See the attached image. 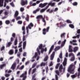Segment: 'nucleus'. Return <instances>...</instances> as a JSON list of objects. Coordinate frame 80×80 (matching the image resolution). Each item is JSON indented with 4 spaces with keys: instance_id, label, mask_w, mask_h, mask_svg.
<instances>
[{
    "instance_id": "13",
    "label": "nucleus",
    "mask_w": 80,
    "mask_h": 80,
    "mask_svg": "<svg viewBox=\"0 0 80 80\" xmlns=\"http://www.w3.org/2000/svg\"><path fill=\"white\" fill-rule=\"evenodd\" d=\"M43 47H44V46H43V44H41L38 46V48H38L39 50H40V49L43 48Z\"/></svg>"
},
{
    "instance_id": "31",
    "label": "nucleus",
    "mask_w": 80,
    "mask_h": 80,
    "mask_svg": "<svg viewBox=\"0 0 80 80\" xmlns=\"http://www.w3.org/2000/svg\"><path fill=\"white\" fill-rule=\"evenodd\" d=\"M36 70H37V69L36 68H35L33 69L32 70V74H33V73H35V72H36Z\"/></svg>"
},
{
    "instance_id": "2",
    "label": "nucleus",
    "mask_w": 80,
    "mask_h": 80,
    "mask_svg": "<svg viewBox=\"0 0 80 80\" xmlns=\"http://www.w3.org/2000/svg\"><path fill=\"white\" fill-rule=\"evenodd\" d=\"M50 29V27H47L46 28H44L42 30V33L43 35H46L47 32H48L49 29Z\"/></svg>"
},
{
    "instance_id": "5",
    "label": "nucleus",
    "mask_w": 80,
    "mask_h": 80,
    "mask_svg": "<svg viewBox=\"0 0 80 80\" xmlns=\"http://www.w3.org/2000/svg\"><path fill=\"white\" fill-rule=\"evenodd\" d=\"M47 5V3H45L43 4L41 3L39 4V7H41V8H43V7H45Z\"/></svg>"
},
{
    "instance_id": "19",
    "label": "nucleus",
    "mask_w": 80,
    "mask_h": 80,
    "mask_svg": "<svg viewBox=\"0 0 80 80\" xmlns=\"http://www.w3.org/2000/svg\"><path fill=\"white\" fill-rule=\"evenodd\" d=\"M12 44V42H9L8 43V44H7L6 47H10V46Z\"/></svg>"
},
{
    "instance_id": "63",
    "label": "nucleus",
    "mask_w": 80,
    "mask_h": 80,
    "mask_svg": "<svg viewBox=\"0 0 80 80\" xmlns=\"http://www.w3.org/2000/svg\"><path fill=\"white\" fill-rule=\"evenodd\" d=\"M55 78L56 80H58V76H57L56 74L55 75Z\"/></svg>"
},
{
    "instance_id": "38",
    "label": "nucleus",
    "mask_w": 80,
    "mask_h": 80,
    "mask_svg": "<svg viewBox=\"0 0 80 80\" xmlns=\"http://www.w3.org/2000/svg\"><path fill=\"white\" fill-rule=\"evenodd\" d=\"M69 26L71 28H74V26H73V25L72 24H70L69 25Z\"/></svg>"
},
{
    "instance_id": "62",
    "label": "nucleus",
    "mask_w": 80,
    "mask_h": 80,
    "mask_svg": "<svg viewBox=\"0 0 80 80\" xmlns=\"http://www.w3.org/2000/svg\"><path fill=\"white\" fill-rule=\"evenodd\" d=\"M13 40V37H11L10 39V42H12Z\"/></svg>"
},
{
    "instance_id": "55",
    "label": "nucleus",
    "mask_w": 80,
    "mask_h": 80,
    "mask_svg": "<svg viewBox=\"0 0 80 80\" xmlns=\"http://www.w3.org/2000/svg\"><path fill=\"white\" fill-rule=\"evenodd\" d=\"M46 73H47L48 71V66H47L46 68Z\"/></svg>"
},
{
    "instance_id": "21",
    "label": "nucleus",
    "mask_w": 80,
    "mask_h": 80,
    "mask_svg": "<svg viewBox=\"0 0 80 80\" xmlns=\"http://www.w3.org/2000/svg\"><path fill=\"white\" fill-rule=\"evenodd\" d=\"M40 8H38L36 9L35 11H33V13H36L37 12L40 11Z\"/></svg>"
},
{
    "instance_id": "51",
    "label": "nucleus",
    "mask_w": 80,
    "mask_h": 80,
    "mask_svg": "<svg viewBox=\"0 0 80 80\" xmlns=\"http://www.w3.org/2000/svg\"><path fill=\"white\" fill-rule=\"evenodd\" d=\"M10 5L13 7H15V5H14V4H13V2L10 3Z\"/></svg>"
},
{
    "instance_id": "27",
    "label": "nucleus",
    "mask_w": 80,
    "mask_h": 80,
    "mask_svg": "<svg viewBox=\"0 0 80 80\" xmlns=\"http://www.w3.org/2000/svg\"><path fill=\"white\" fill-rule=\"evenodd\" d=\"M47 64L45 62H42L40 64L41 67H42V66H45Z\"/></svg>"
},
{
    "instance_id": "45",
    "label": "nucleus",
    "mask_w": 80,
    "mask_h": 80,
    "mask_svg": "<svg viewBox=\"0 0 80 80\" xmlns=\"http://www.w3.org/2000/svg\"><path fill=\"white\" fill-rule=\"evenodd\" d=\"M26 30H27V34L28 33V32H29V30H28V27H26Z\"/></svg>"
},
{
    "instance_id": "36",
    "label": "nucleus",
    "mask_w": 80,
    "mask_h": 80,
    "mask_svg": "<svg viewBox=\"0 0 80 80\" xmlns=\"http://www.w3.org/2000/svg\"><path fill=\"white\" fill-rule=\"evenodd\" d=\"M65 33H63L61 34V38H64L65 37Z\"/></svg>"
},
{
    "instance_id": "57",
    "label": "nucleus",
    "mask_w": 80,
    "mask_h": 80,
    "mask_svg": "<svg viewBox=\"0 0 80 80\" xmlns=\"http://www.w3.org/2000/svg\"><path fill=\"white\" fill-rule=\"evenodd\" d=\"M63 66H66V65H67V62H63Z\"/></svg>"
},
{
    "instance_id": "32",
    "label": "nucleus",
    "mask_w": 80,
    "mask_h": 80,
    "mask_svg": "<svg viewBox=\"0 0 80 80\" xmlns=\"http://www.w3.org/2000/svg\"><path fill=\"white\" fill-rule=\"evenodd\" d=\"M60 48L59 47H56V48H55V51H57V50H59Z\"/></svg>"
},
{
    "instance_id": "7",
    "label": "nucleus",
    "mask_w": 80,
    "mask_h": 80,
    "mask_svg": "<svg viewBox=\"0 0 80 80\" xmlns=\"http://www.w3.org/2000/svg\"><path fill=\"white\" fill-rule=\"evenodd\" d=\"M40 50H41V53H43L44 51L46 52L47 51V48H45V49L42 48V49H41Z\"/></svg>"
},
{
    "instance_id": "44",
    "label": "nucleus",
    "mask_w": 80,
    "mask_h": 80,
    "mask_svg": "<svg viewBox=\"0 0 80 80\" xmlns=\"http://www.w3.org/2000/svg\"><path fill=\"white\" fill-rule=\"evenodd\" d=\"M24 10H25V9L23 8H21L20 9L21 12H23L24 11Z\"/></svg>"
},
{
    "instance_id": "14",
    "label": "nucleus",
    "mask_w": 80,
    "mask_h": 80,
    "mask_svg": "<svg viewBox=\"0 0 80 80\" xmlns=\"http://www.w3.org/2000/svg\"><path fill=\"white\" fill-rule=\"evenodd\" d=\"M27 71H25V73L21 75L20 76V77H25V76H27Z\"/></svg>"
},
{
    "instance_id": "60",
    "label": "nucleus",
    "mask_w": 80,
    "mask_h": 80,
    "mask_svg": "<svg viewBox=\"0 0 80 80\" xmlns=\"http://www.w3.org/2000/svg\"><path fill=\"white\" fill-rule=\"evenodd\" d=\"M70 74H69L68 73H67V78H68L69 77H70Z\"/></svg>"
},
{
    "instance_id": "49",
    "label": "nucleus",
    "mask_w": 80,
    "mask_h": 80,
    "mask_svg": "<svg viewBox=\"0 0 80 80\" xmlns=\"http://www.w3.org/2000/svg\"><path fill=\"white\" fill-rule=\"evenodd\" d=\"M36 64L35 63H34L32 65V68H35V66H36Z\"/></svg>"
},
{
    "instance_id": "24",
    "label": "nucleus",
    "mask_w": 80,
    "mask_h": 80,
    "mask_svg": "<svg viewBox=\"0 0 80 80\" xmlns=\"http://www.w3.org/2000/svg\"><path fill=\"white\" fill-rule=\"evenodd\" d=\"M78 50V47H75L73 48V52H77Z\"/></svg>"
},
{
    "instance_id": "9",
    "label": "nucleus",
    "mask_w": 80,
    "mask_h": 80,
    "mask_svg": "<svg viewBox=\"0 0 80 80\" xmlns=\"http://www.w3.org/2000/svg\"><path fill=\"white\" fill-rule=\"evenodd\" d=\"M53 48H54V45H52L51 47V48H50V49L49 50L48 53L49 55H50V53L52 52Z\"/></svg>"
},
{
    "instance_id": "11",
    "label": "nucleus",
    "mask_w": 80,
    "mask_h": 80,
    "mask_svg": "<svg viewBox=\"0 0 80 80\" xmlns=\"http://www.w3.org/2000/svg\"><path fill=\"white\" fill-rule=\"evenodd\" d=\"M33 27V24L32 23H30L29 25H28V27L29 29H31L32 28V27Z\"/></svg>"
},
{
    "instance_id": "47",
    "label": "nucleus",
    "mask_w": 80,
    "mask_h": 80,
    "mask_svg": "<svg viewBox=\"0 0 80 80\" xmlns=\"http://www.w3.org/2000/svg\"><path fill=\"white\" fill-rule=\"evenodd\" d=\"M22 30L23 31H25V26H23L22 27Z\"/></svg>"
},
{
    "instance_id": "29",
    "label": "nucleus",
    "mask_w": 80,
    "mask_h": 80,
    "mask_svg": "<svg viewBox=\"0 0 80 80\" xmlns=\"http://www.w3.org/2000/svg\"><path fill=\"white\" fill-rule=\"evenodd\" d=\"M9 14V12L8 11H6L4 12V14L5 16H6V15H8Z\"/></svg>"
},
{
    "instance_id": "58",
    "label": "nucleus",
    "mask_w": 80,
    "mask_h": 80,
    "mask_svg": "<svg viewBox=\"0 0 80 80\" xmlns=\"http://www.w3.org/2000/svg\"><path fill=\"white\" fill-rule=\"evenodd\" d=\"M16 62H17V63H19L20 60H19V59H17L16 60Z\"/></svg>"
},
{
    "instance_id": "56",
    "label": "nucleus",
    "mask_w": 80,
    "mask_h": 80,
    "mask_svg": "<svg viewBox=\"0 0 80 80\" xmlns=\"http://www.w3.org/2000/svg\"><path fill=\"white\" fill-rule=\"evenodd\" d=\"M12 36L14 38H15V36H16V34H15V33H13L12 35Z\"/></svg>"
},
{
    "instance_id": "40",
    "label": "nucleus",
    "mask_w": 80,
    "mask_h": 80,
    "mask_svg": "<svg viewBox=\"0 0 80 80\" xmlns=\"http://www.w3.org/2000/svg\"><path fill=\"white\" fill-rule=\"evenodd\" d=\"M72 5L74 6H76L78 5V3L77 2H75L72 3Z\"/></svg>"
},
{
    "instance_id": "15",
    "label": "nucleus",
    "mask_w": 80,
    "mask_h": 80,
    "mask_svg": "<svg viewBox=\"0 0 80 80\" xmlns=\"http://www.w3.org/2000/svg\"><path fill=\"white\" fill-rule=\"evenodd\" d=\"M78 78H80V67L78 68Z\"/></svg>"
},
{
    "instance_id": "59",
    "label": "nucleus",
    "mask_w": 80,
    "mask_h": 80,
    "mask_svg": "<svg viewBox=\"0 0 80 80\" xmlns=\"http://www.w3.org/2000/svg\"><path fill=\"white\" fill-rule=\"evenodd\" d=\"M9 76H10V74H6L5 75V76L6 77H9Z\"/></svg>"
},
{
    "instance_id": "4",
    "label": "nucleus",
    "mask_w": 80,
    "mask_h": 80,
    "mask_svg": "<svg viewBox=\"0 0 80 80\" xmlns=\"http://www.w3.org/2000/svg\"><path fill=\"white\" fill-rule=\"evenodd\" d=\"M28 2L27 1H24L23 0H21V4L22 6H24L25 4H27Z\"/></svg>"
},
{
    "instance_id": "3",
    "label": "nucleus",
    "mask_w": 80,
    "mask_h": 80,
    "mask_svg": "<svg viewBox=\"0 0 80 80\" xmlns=\"http://www.w3.org/2000/svg\"><path fill=\"white\" fill-rule=\"evenodd\" d=\"M62 70H63V66L62 65H61L59 68V71L60 73L62 72V74H63L65 71V68H63V71H62Z\"/></svg>"
},
{
    "instance_id": "54",
    "label": "nucleus",
    "mask_w": 80,
    "mask_h": 80,
    "mask_svg": "<svg viewBox=\"0 0 80 80\" xmlns=\"http://www.w3.org/2000/svg\"><path fill=\"white\" fill-rule=\"evenodd\" d=\"M37 51L39 55H40V50H39V48L37 49Z\"/></svg>"
},
{
    "instance_id": "17",
    "label": "nucleus",
    "mask_w": 80,
    "mask_h": 80,
    "mask_svg": "<svg viewBox=\"0 0 80 80\" xmlns=\"http://www.w3.org/2000/svg\"><path fill=\"white\" fill-rule=\"evenodd\" d=\"M55 2H50L48 3V5H51V7H53L55 6Z\"/></svg>"
},
{
    "instance_id": "42",
    "label": "nucleus",
    "mask_w": 80,
    "mask_h": 80,
    "mask_svg": "<svg viewBox=\"0 0 80 80\" xmlns=\"http://www.w3.org/2000/svg\"><path fill=\"white\" fill-rule=\"evenodd\" d=\"M45 10H45V9L44 8L42 9L41 10L40 12L41 13H43V12H45Z\"/></svg>"
},
{
    "instance_id": "22",
    "label": "nucleus",
    "mask_w": 80,
    "mask_h": 80,
    "mask_svg": "<svg viewBox=\"0 0 80 80\" xmlns=\"http://www.w3.org/2000/svg\"><path fill=\"white\" fill-rule=\"evenodd\" d=\"M17 43H18V39H17V38H16L14 41V45H17Z\"/></svg>"
},
{
    "instance_id": "53",
    "label": "nucleus",
    "mask_w": 80,
    "mask_h": 80,
    "mask_svg": "<svg viewBox=\"0 0 80 80\" xmlns=\"http://www.w3.org/2000/svg\"><path fill=\"white\" fill-rule=\"evenodd\" d=\"M5 49V47L4 46H2L1 48V51H3V50Z\"/></svg>"
},
{
    "instance_id": "50",
    "label": "nucleus",
    "mask_w": 80,
    "mask_h": 80,
    "mask_svg": "<svg viewBox=\"0 0 80 80\" xmlns=\"http://www.w3.org/2000/svg\"><path fill=\"white\" fill-rule=\"evenodd\" d=\"M59 57L60 58H62V52H61L59 56Z\"/></svg>"
},
{
    "instance_id": "64",
    "label": "nucleus",
    "mask_w": 80,
    "mask_h": 80,
    "mask_svg": "<svg viewBox=\"0 0 80 80\" xmlns=\"http://www.w3.org/2000/svg\"><path fill=\"white\" fill-rule=\"evenodd\" d=\"M23 78H22V80H25V79L27 78V76H25L23 77Z\"/></svg>"
},
{
    "instance_id": "18",
    "label": "nucleus",
    "mask_w": 80,
    "mask_h": 80,
    "mask_svg": "<svg viewBox=\"0 0 80 80\" xmlns=\"http://www.w3.org/2000/svg\"><path fill=\"white\" fill-rule=\"evenodd\" d=\"M77 73H76L75 74L72 75L71 76V77L72 78H74L76 77H77Z\"/></svg>"
},
{
    "instance_id": "35",
    "label": "nucleus",
    "mask_w": 80,
    "mask_h": 80,
    "mask_svg": "<svg viewBox=\"0 0 80 80\" xmlns=\"http://www.w3.org/2000/svg\"><path fill=\"white\" fill-rule=\"evenodd\" d=\"M62 25V23H61V22L60 23H57L56 25L58 27H60V25Z\"/></svg>"
},
{
    "instance_id": "25",
    "label": "nucleus",
    "mask_w": 80,
    "mask_h": 80,
    "mask_svg": "<svg viewBox=\"0 0 80 80\" xmlns=\"http://www.w3.org/2000/svg\"><path fill=\"white\" fill-rule=\"evenodd\" d=\"M5 23L6 25H9L10 23V21L9 20H7L5 21Z\"/></svg>"
},
{
    "instance_id": "8",
    "label": "nucleus",
    "mask_w": 80,
    "mask_h": 80,
    "mask_svg": "<svg viewBox=\"0 0 80 80\" xmlns=\"http://www.w3.org/2000/svg\"><path fill=\"white\" fill-rule=\"evenodd\" d=\"M55 52H53L51 55L50 58L51 60H53L54 56L55 55Z\"/></svg>"
},
{
    "instance_id": "33",
    "label": "nucleus",
    "mask_w": 80,
    "mask_h": 80,
    "mask_svg": "<svg viewBox=\"0 0 80 80\" xmlns=\"http://www.w3.org/2000/svg\"><path fill=\"white\" fill-rule=\"evenodd\" d=\"M26 37H27V36L25 35H23V38H22V41L23 42H24V41H25V40H26V39H25Z\"/></svg>"
},
{
    "instance_id": "30",
    "label": "nucleus",
    "mask_w": 80,
    "mask_h": 80,
    "mask_svg": "<svg viewBox=\"0 0 80 80\" xmlns=\"http://www.w3.org/2000/svg\"><path fill=\"white\" fill-rule=\"evenodd\" d=\"M37 56H38V54H37V53L36 52L35 55L32 58V59H33L34 58H36Z\"/></svg>"
},
{
    "instance_id": "39",
    "label": "nucleus",
    "mask_w": 80,
    "mask_h": 80,
    "mask_svg": "<svg viewBox=\"0 0 80 80\" xmlns=\"http://www.w3.org/2000/svg\"><path fill=\"white\" fill-rule=\"evenodd\" d=\"M66 22L68 23H72V21L69 20H66Z\"/></svg>"
},
{
    "instance_id": "61",
    "label": "nucleus",
    "mask_w": 80,
    "mask_h": 80,
    "mask_svg": "<svg viewBox=\"0 0 80 80\" xmlns=\"http://www.w3.org/2000/svg\"><path fill=\"white\" fill-rule=\"evenodd\" d=\"M21 19V17H18L16 18V20H20Z\"/></svg>"
},
{
    "instance_id": "37",
    "label": "nucleus",
    "mask_w": 80,
    "mask_h": 80,
    "mask_svg": "<svg viewBox=\"0 0 80 80\" xmlns=\"http://www.w3.org/2000/svg\"><path fill=\"white\" fill-rule=\"evenodd\" d=\"M48 56H47L44 59V61L45 62L47 61V60H48Z\"/></svg>"
},
{
    "instance_id": "16",
    "label": "nucleus",
    "mask_w": 80,
    "mask_h": 80,
    "mask_svg": "<svg viewBox=\"0 0 80 80\" xmlns=\"http://www.w3.org/2000/svg\"><path fill=\"white\" fill-rule=\"evenodd\" d=\"M72 47L71 45H69V52H73V50H72Z\"/></svg>"
},
{
    "instance_id": "20",
    "label": "nucleus",
    "mask_w": 80,
    "mask_h": 80,
    "mask_svg": "<svg viewBox=\"0 0 80 80\" xmlns=\"http://www.w3.org/2000/svg\"><path fill=\"white\" fill-rule=\"evenodd\" d=\"M27 44V41H25L23 42V49H25V47H26V45Z\"/></svg>"
},
{
    "instance_id": "10",
    "label": "nucleus",
    "mask_w": 80,
    "mask_h": 80,
    "mask_svg": "<svg viewBox=\"0 0 80 80\" xmlns=\"http://www.w3.org/2000/svg\"><path fill=\"white\" fill-rule=\"evenodd\" d=\"M3 2L4 0H0V7H2L3 6Z\"/></svg>"
},
{
    "instance_id": "43",
    "label": "nucleus",
    "mask_w": 80,
    "mask_h": 80,
    "mask_svg": "<svg viewBox=\"0 0 80 80\" xmlns=\"http://www.w3.org/2000/svg\"><path fill=\"white\" fill-rule=\"evenodd\" d=\"M18 24H20V25H21L22 24V21H19L18 22Z\"/></svg>"
},
{
    "instance_id": "41",
    "label": "nucleus",
    "mask_w": 80,
    "mask_h": 80,
    "mask_svg": "<svg viewBox=\"0 0 80 80\" xmlns=\"http://www.w3.org/2000/svg\"><path fill=\"white\" fill-rule=\"evenodd\" d=\"M22 41H21L19 43V45L18 46V48H20V47H22Z\"/></svg>"
},
{
    "instance_id": "23",
    "label": "nucleus",
    "mask_w": 80,
    "mask_h": 80,
    "mask_svg": "<svg viewBox=\"0 0 80 80\" xmlns=\"http://www.w3.org/2000/svg\"><path fill=\"white\" fill-rule=\"evenodd\" d=\"M9 55H13V50L11 49L9 52Z\"/></svg>"
},
{
    "instance_id": "28",
    "label": "nucleus",
    "mask_w": 80,
    "mask_h": 80,
    "mask_svg": "<svg viewBox=\"0 0 80 80\" xmlns=\"http://www.w3.org/2000/svg\"><path fill=\"white\" fill-rule=\"evenodd\" d=\"M43 18V16L42 15H39L37 17V19H39V18Z\"/></svg>"
},
{
    "instance_id": "6",
    "label": "nucleus",
    "mask_w": 80,
    "mask_h": 80,
    "mask_svg": "<svg viewBox=\"0 0 80 80\" xmlns=\"http://www.w3.org/2000/svg\"><path fill=\"white\" fill-rule=\"evenodd\" d=\"M16 64H17V62H15L12 65L11 68L13 70H14V69H15V67H16Z\"/></svg>"
},
{
    "instance_id": "1",
    "label": "nucleus",
    "mask_w": 80,
    "mask_h": 80,
    "mask_svg": "<svg viewBox=\"0 0 80 80\" xmlns=\"http://www.w3.org/2000/svg\"><path fill=\"white\" fill-rule=\"evenodd\" d=\"M73 66H75V65H71L68 70V72H69L71 74H73L74 73V72H73L74 69H72Z\"/></svg>"
},
{
    "instance_id": "52",
    "label": "nucleus",
    "mask_w": 80,
    "mask_h": 80,
    "mask_svg": "<svg viewBox=\"0 0 80 80\" xmlns=\"http://www.w3.org/2000/svg\"><path fill=\"white\" fill-rule=\"evenodd\" d=\"M24 68V65H22L20 68V70H23Z\"/></svg>"
},
{
    "instance_id": "12",
    "label": "nucleus",
    "mask_w": 80,
    "mask_h": 80,
    "mask_svg": "<svg viewBox=\"0 0 80 80\" xmlns=\"http://www.w3.org/2000/svg\"><path fill=\"white\" fill-rule=\"evenodd\" d=\"M18 14H19V13H18V11H16L14 14V18H16L18 16Z\"/></svg>"
},
{
    "instance_id": "46",
    "label": "nucleus",
    "mask_w": 80,
    "mask_h": 80,
    "mask_svg": "<svg viewBox=\"0 0 80 80\" xmlns=\"http://www.w3.org/2000/svg\"><path fill=\"white\" fill-rule=\"evenodd\" d=\"M66 24H62V25H61L60 26V28H61L62 27H65V25Z\"/></svg>"
},
{
    "instance_id": "48",
    "label": "nucleus",
    "mask_w": 80,
    "mask_h": 80,
    "mask_svg": "<svg viewBox=\"0 0 80 80\" xmlns=\"http://www.w3.org/2000/svg\"><path fill=\"white\" fill-rule=\"evenodd\" d=\"M56 74H57L58 75H60V72H59V71L58 70L56 71Z\"/></svg>"
},
{
    "instance_id": "26",
    "label": "nucleus",
    "mask_w": 80,
    "mask_h": 80,
    "mask_svg": "<svg viewBox=\"0 0 80 80\" xmlns=\"http://www.w3.org/2000/svg\"><path fill=\"white\" fill-rule=\"evenodd\" d=\"M5 66H6V64H3L0 66V68L1 69H2L3 67H5Z\"/></svg>"
},
{
    "instance_id": "34",
    "label": "nucleus",
    "mask_w": 80,
    "mask_h": 80,
    "mask_svg": "<svg viewBox=\"0 0 80 80\" xmlns=\"http://www.w3.org/2000/svg\"><path fill=\"white\" fill-rule=\"evenodd\" d=\"M25 20L27 22H29V16H27L25 18Z\"/></svg>"
}]
</instances>
